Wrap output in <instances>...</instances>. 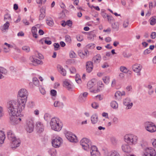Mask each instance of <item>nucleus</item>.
<instances>
[{
    "label": "nucleus",
    "mask_w": 156,
    "mask_h": 156,
    "mask_svg": "<svg viewBox=\"0 0 156 156\" xmlns=\"http://www.w3.org/2000/svg\"><path fill=\"white\" fill-rule=\"evenodd\" d=\"M156 155V151L152 147H148L145 149L144 156H155Z\"/></svg>",
    "instance_id": "6e6552de"
},
{
    "label": "nucleus",
    "mask_w": 156,
    "mask_h": 156,
    "mask_svg": "<svg viewBox=\"0 0 156 156\" xmlns=\"http://www.w3.org/2000/svg\"><path fill=\"white\" fill-rule=\"evenodd\" d=\"M9 115V119L10 123L12 125H16L17 124V116H19L20 115H21V114H16L13 115Z\"/></svg>",
    "instance_id": "9b49d317"
},
{
    "label": "nucleus",
    "mask_w": 156,
    "mask_h": 156,
    "mask_svg": "<svg viewBox=\"0 0 156 156\" xmlns=\"http://www.w3.org/2000/svg\"><path fill=\"white\" fill-rule=\"evenodd\" d=\"M31 61L33 63H36L37 64H42L43 62L41 60L36 59L34 57L32 58L31 59Z\"/></svg>",
    "instance_id": "2f4dec72"
},
{
    "label": "nucleus",
    "mask_w": 156,
    "mask_h": 156,
    "mask_svg": "<svg viewBox=\"0 0 156 156\" xmlns=\"http://www.w3.org/2000/svg\"><path fill=\"white\" fill-rule=\"evenodd\" d=\"M47 24L50 26H52L54 24L53 20L51 18H48L46 20Z\"/></svg>",
    "instance_id": "4c0bfd02"
},
{
    "label": "nucleus",
    "mask_w": 156,
    "mask_h": 156,
    "mask_svg": "<svg viewBox=\"0 0 156 156\" xmlns=\"http://www.w3.org/2000/svg\"><path fill=\"white\" fill-rule=\"evenodd\" d=\"M28 94L27 90L24 88L20 89L18 93L17 101L19 103L25 106Z\"/></svg>",
    "instance_id": "f03ea898"
},
{
    "label": "nucleus",
    "mask_w": 156,
    "mask_h": 156,
    "mask_svg": "<svg viewBox=\"0 0 156 156\" xmlns=\"http://www.w3.org/2000/svg\"><path fill=\"white\" fill-rule=\"evenodd\" d=\"M65 40L66 42L70 43L71 41L70 37L69 35H66L65 36Z\"/></svg>",
    "instance_id": "864d4df0"
},
{
    "label": "nucleus",
    "mask_w": 156,
    "mask_h": 156,
    "mask_svg": "<svg viewBox=\"0 0 156 156\" xmlns=\"http://www.w3.org/2000/svg\"><path fill=\"white\" fill-rule=\"evenodd\" d=\"M144 126L147 131L151 133H153L156 131V126L154 123L150 122H145Z\"/></svg>",
    "instance_id": "0eeeda50"
},
{
    "label": "nucleus",
    "mask_w": 156,
    "mask_h": 156,
    "mask_svg": "<svg viewBox=\"0 0 156 156\" xmlns=\"http://www.w3.org/2000/svg\"><path fill=\"white\" fill-rule=\"evenodd\" d=\"M25 106L17 100H12L7 103V108L9 115L20 114Z\"/></svg>",
    "instance_id": "f257e3e1"
},
{
    "label": "nucleus",
    "mask_w": 156,
    "mask_h": 156,
    "mask_svg": "<svg viewBox=\"0 0 156 156\" xmlns=\"http://www.w3.org/2000/svg\"><path fill=\"white\" fill-rule=\"evenodd\" d=\"M122 150L125 152L129 153L130 152V147L127 144H124L122 146Z\"/></svg>",
    "instance_id": "412c9836"
},
{
    "label": "nucleus",
    "mask_w": 156,
    "mask_h": 156,
    "mask_svg": "<svg viewBox=\"0 0 156 156\" xmlns=\"http://www.w3.org/2000/svg\"><path fill=\"white\" fill-rule=\"evenodd\" d=\"M4 20L6 22L8 21L9 22V21H11L12 19L10 15L8 13L5 14L4 16Z\"/></svg>",
    "instance_id": "e433bc0d"
},
{
    "label": "nucleus",
    "mask_w": 156,
    "mask_h": 156,
    "mask_svg": "<svg viewBox=\"0 0 156 156\" xmlns=\"http://www.w3.org/2000/svg\"><path fill=\"white\" fill-rule=\"evenodd\" d=\"M119 24L118 23H115L112 25V28L116 31L119 30Z\"/></svg>",
    "instance_id": "ea45409f"
},
{
    "label": "nucleus",
    "mask_w": 156,
    "mask_h": 156,
    "mask_svg": "<svg viewBox=\"0 0 156 156\" xmlns=\"http://www.w3.org/2000/svg\"><path fill=\"white\" fill-rule=\"evenodd\" d=\"M66 136L67 139L71 142L76 143L78 141L76 136L70 132H67Z\"/></svg>",
    "instance_id": "1a4fd4ad"
},
{
    "label": "nucleus",
    "mask_w": 156,
    "mask_h": 156,
    "mask_svg": "<svg viewBox=\"0 0 156 156\" xmlns=\"http://www.w3.org/2000/svg\"><path fill=\"white\" fill-rule=\"evenodd\" d=\"M62 140L61 138L60 137L58 138H56L52 140V145L53 147L55 148L59 147L62 143Z\"/></svg>",
    "instance_id": "9d476101"
},
{
    "label": "nucleus",
    "mask_w": 156,
    "mask_h": 156,
    "mask_svg": "<svg viewBox=\"0 0 156 156\" xmlns=\"http://www.w3.org/2000/svg\"><path fill=\"white\" fill-rule=\"evenodd\" d=\"M22 22L26 25H28L29 24V23L26 19L23 20Z\"/></svg>",
    "instance_id": "338daca9"
},
{
    "label": "nucleus",
    "mask_w": 156,
    "mask_h": 156,
    "mask_svg": "<svg viewBox=\"0 0 156 156\" xmlns=\"http://www.w3.org/2000/svg\"><path fill=\"white\" fill-rule=\"evenodd\" d=\"M48 153L51 156H55L56 154V151L55 149L53 148L49 150Z\"/></svg>",
    "instance_id": "c9c22d12"
},
{
    "label": "nucleus",
    "mask_w": 156,
    "mask_h": 156,
    "mask_svg": "<svg viewBox=\"0 0 156 156\" xmlns=\"http://www.w3.org/2000/svg\"><path fill=\"white\" fill-rule=\"evenodd\" d=\"M95 152H99L98 151L97 147L95 146H91L90 154L95 153Z\"/></svg>",
    "instance_id": "58836bf2"
},
{
    "label": "nucleus",
    "mask_w": 156,
    "mask_h": 156,
    "mask_svg": "<svg viewBox=\"0 0 156 156\" xmlns=\"http://www.w3.org/2000/svg\"><path fill=\"white\" fill-rule=\"evenodd\" d=\"M34 119L33 118L30 117L26 120V129L27 132L30 133L34 130Z\"/></svg>",
    "instance_id": "39448f33"
},
{
    "label": "nucleus",
    "mask_w": 156,
    "mask_h": 156,
    "mask_svg": "<svg viewBox=\"0 0 156 156\" xmlns=\"http://www.w3.org/2000/svg\"><path fill=\"white\" fill-rule=\"evenodd\" d=\"M45 38L42 39L41 40V41H44L45 43L48 45H50L51 44V41H48L46 39H45V40H44V39Z\"/></svg>",
    "instance_id": "052dcab7"
},
{
    "label": "nucleus",
    "mask_w": 156,
    "mask_h": 156,
    "mask_svg": "<svg viewBox=\"0 0 156 156\" xmlns=\"http://www.w3.org/2000/svg\"><path fill=\"white\" fill-rule=\"evenodd\" d=\"M105 156H120V155L117 151H113L106 153Z\"/></svg>",
    "instance_id": "4be33fe9"
},
{
    "label": "nucleus",
    "mask_w": 156,
    "mask_h": 156,
    "mask_svg": "<svg viewBox=\"0 0 156 156\" xmlns=\"http://www.w3.org/2000/svg\"><path fill=\"white\" fill-rule=\"evenodd\" d=\"M156 16L153 17H151L150 19V24L151 25H154L156 23V19L155 18H156Z\"/></svg>",
    "instance_id": "79ce46f5"
},
{
    "label": "nucleus",
    "mask_w": 156,
    "mask_h": 156,
    "mask_svg": "<svg viewBox=\"0 0 156 156\" xmlns=\"http://www.w3.org/2000/svg\"><path fill=\"white\" fill-rule=\"evenodd\" d=\"M76 38L78 41H81L83 40V36L80 35H78L76 36Z\"/></svg>",
    "instance_id": "8fccbe9b"
},
{
    "label": "nucleus",
    "mask_w": 156,
    "mask_h": 156,
    "mask_svg": "<svg viewBox=\"0 0 156 156\" xmlns=\"http://www.w3.org/2000/svg\"><path fill=\"white\" fill-rule=\"evenodd\" d=\"M7 135L8 139L10 141L15 139V138H16L13 132L11 130L7 131Z\"/></svg>",
    "instance_id": "f3484780"
},
{
    "label": "nucleus",
    "mask_w": 156,
    "mask_h": 156,
    "mask_svg": "<svg viewBox=\"0 0 156 156\" xmlns=\"http://www.w3.org/2000/svg\"><path fill=\"white\" fill-rule=\"evenodd\" d=\"M70 71V73H71L73 74H76V69L74 67H72L70 68L69 69Z\"/></svg>",
    "instance_id": "4d7b16f0"
},
{
    "label": "nucleus",
    "mask_w": 156,
    "mask_h": 156,
    "mask_svg": "<svg viewBox=\"0 0 156 156\" xmlns=\"http://www.w3.org/2000/svg\"><path fill=\"white\" fill-rule=\"evenodd\" d=\"M78 55L81 58L83 59L87 57L89 55V52L87 50H86L84 51V53L81 51H79Z\"/></svg>",
    "instance_id": "6ab92c4d"
},
{
    "label": "nucleus",
    "mask_w": 156,
    "mask_h": 156,
    "mask_svg": "<svg viewBox=\"0 0 156 156\" xmlns=\"http://www.w3.org/2000/svg\"><path fill=\"white\" fill-rule=\"evenodd\" d=\"M124 140L129 145H135L137 143L138 137L135 135L128 134L125 136Z\"/></svg>",
    "instance_id": "20e7f679"
},
{
    "label": "nucleus",
    "mask_w": 156,
    "mask_h": 156,
    "mask_svg": "<svg viewBox=\"0 0 156 156\" xmlns=\"http://www.w3.org/2000/svg\"><path fill=\"white\" fill-rule=\"evenodd\" d=\"M129 24V21L128 20H126L124 21L123 23V27L126 28L127 27Z\"/></svg>",
    "instance_id": "a18cd8bd"
},
{
    "label": "nucleus",
    "mask_w": 156,
    "mask_h": 156,
    "mask_svg": "<svg viewBox=\"0 0 156 156\" xmlns=\"http://www.w3.org/2000/svg\"><path fill=\"white\" fill-rule=\"evenodd\" d=\"M44 118L46 121H48L50 119V116L49 114L46 113L44 115Z\"/></svg>",
    "instance_id": "3c124183"
},
{
    "label": "nucleus",
    "mask_w": 156,
    "mask_h": 156,
    "mask_svg": "<svg viewBox=\"0 0 156 156\" xmlns=\"http://www.w3.org/2000/svg\"><path fill=\"white\" fill-rule=\"evenodd\" d=\"M36 126L38 132L41 133L44 131V126L41 122H37L36 123Z\"/></svg>",
    "instance_id": "a211bd4d"
},
{
    "label": "nucleus",
    "mask_w": 156,
    "mask_h": 156,
    "mask_svg": "<svg viewBox=\"0 0 156 156\" xmlns=\"http://www.w3.org/2000/svg\"><path fill=\"white\" fill-rule=\"evenodd\" d=\"M11 141L12 142L11 145L12 148H16L19 147L21 143L20 140L19 139H17L16 138Z\"/></svg>",
    "instance_id": "2eb2a0df"
},
{
    "label": "nucleus",
    "mask_w": 156,
    "mask_h": 156,
    "mask_svg": "<svg viewBox=\"0 0 156 156\" xmlns=\"http://www.w3.org/2000/svg\"><path fill=\"white\" fill-rule=\"evenodd\" d=\"M50 124L51 129L55 131H60L62 127V122L57 117L52 118L51 119Z\"/></svg>",
    "instance_id": "7ed1b4c3"
},
{
    "label": "nucleus",
    "mask_w": 156,
    "mask_h": 156,
    "mask_svg": "<svg viewBox=\"0 0 156 156\" xmlns=\"http://www.w3.org/2000/svg\"><path fill=\"white\" fill-rule=\"evenodd\" d=\"M64 86L68 90H70L73 88V85L69 81L67 80L65 81L64 82Z\"/></svg>",
    "instance_id": "5701e85b"
},
{
    "label": "nucleus",
    "mask_w": 156,
    "mask_h": 156,
    "mask_svg": "<svg viewBox=\"0 0 156 156\" xmlns=\"http://www.w3.org/2000/svg\"><path fill=\"white\" fill-rule=\"evenodd\" d=\"M80 144L83 148L85 150H88L90 146L91 145V143L90 140L86 138H83L80 141Z\"/></svg>",
    "instance_id": "423d86ee"
},
{
    "label": "nucleus",
    "mask_w": 156,
    "mask_h": 156,
    "mask_svg": "<svg viewBox=\"0 0 156 156\" xmlns=\"http://www.w3.org/2000/svg\"><path fill=\"white\" fill-rule=\"evenodd\" d=\"M150 52L151 50H150V49L147 48L144 51V55H147L150 53Z\"/></svg>",
    "instance_id": "e2e57ef3"
},
{
    "label": "nucleus",
    "mask_w": 156,
    "mask_h": 156,
    "mask_svg": "<svg viewBox=\"0 0 156 156\" xmlns=\"http://www.w3.org/2000/svg\"><path fill=\"white\" fill-rule=\"evenodd\" d=\"M151 37L152 39H155L156 37V33L155 32H152L151 34Z\"/></svg>",
    "instance_id": "680f3d73"
},
{
    "label": "nucleus",
    "mask_w": 156,
    "mask_h": 156,
    "mask_svg": "<svg viewBox=\"0 0 156 156\" xmlns=\"http://www.w3.org/2000/svg\"><path fill=\"white\" fill-rule=\"evenodd\" d=\"M66 25H68L69 27H71L72 26V25L73 23L72 21L70 20H67L66 22Z\"/></svg>",
    "instance_id": "bf43d9fd"
},
{
    "label": "nucleus",
    "mask_w": 156,
    "mask_h": 156,
    "mask_svg": "<svg viewBox=\"0 0 156 156\" xmlns=\"http://www.w3.org/2000/svg\"><path fill=\"white\" fill-rule=\"evenodd\" d=\"M131 101L130 99L129 98H126L124 100L123 104L125 105L126 106V109H130L133 106V103Z\"/></svg>",
    "instance_id": "4468645a"
},
{
    "label": "nucleus",
    "mask_w": 156,
    "mask_h": 156,
    "mask_svg": "<svg viewBox=\"0 0 156 156\" xmlns=\"http://www.w3.org/2000/svg\"><path fill=\"white\" fill-rule=\"evenodd\" d=\"M96 80L93 79L88 82L87 83V88L90 90V91L91 92L95 93H97V90L91 89V88L93 87L96 83Z\"/></svg>",
    "instance_id": "f8f14e48"
},
{
    "label": "nucleus",
    "mask_w": 156,
    "mask_h": 156,
    "mask_svg": "<svg viewBox=\"0 0 156 156\" xmlns=\"http://www.w3.org/2000/svg\"><path fill=\"white\" fill-rule=\"evenodd\" d=\"M125 94V92L122 91V92L120 91H117L115 94V97L116 99H118L122 96L124 95Z\"/></svg>",
    "instance_id": "cd10ccee"
},
{
    "label": "nucleus",
    "mask_w": 156,
    "mask_h": 156,
    "mask_svg": "<svg viewBox=\"0 0 156 156\" xmlns=\"http://www.w3.org/2000/svg\"><path fill=\"white\" fill-rule=\"evenodd\" d=\"M91 156H100L99 152H95V153L90 154Z\"/></svg>",
    "instance_id": "69168bd1"
},
{
    "label": "nucleus",
    "mask_w": 156,
    "mask_h": 156,
    "mask_svg": "<svg viewBox=\"0 0 156 156\" xmlns=\"http://www.w3.org/2000/svg\"><path fill=\"white\" fill-rule=\"evenodd\" d=\"M9 25V22L7 21L6 23L4 24L3 26H1L0 27L1 30L2 31L5 32L8 29Z\"/></svg>",
    "instance_id": "a878e982"
},
{
    "label": "nucleus",
    "mask_w": 156,
    "mask_h": 156,
    "mask_svg": "<svg viewBox=\"0 0 156 156\" xmlns=\"http://www.w3.org/2000/svg\"><path fill=\"white\" fill-rule=\"evenodd\" d=\"M91 106L93 108L96 109L98 107L99 105L98 103L94 102L92 104Z\"/></svg>",
    "instance_id": "6e6d98bb"
},
{
    "label": "nucleus",
    "mask_w": 156,
    "mask_h": 156,
    "mask_svg": "<svg viewBox=\"0 0 156 156\" xmlns=\"http://www.w3.org/2000/svg\"><path fill=\"white\" fill-rule=\"evenodd\" d=\"M152 144L153 146L156 148V139H153V140Z\"/></svg>",
    "instance_id": "774afa93"
},
{
    "label": "nucleus",
    "mask_w": 156,
    "mask_h": 156,
    "mask_svg": "<svg viewBox=\"0 0 156 156\" xmlns=\"http://www.w3.org/2000/svg\"><path fill=\"white\" fill-rule=\"evenodd\" d=\"M7 73V71L4 68L0 67V79H2L4 77L3 75L6 74Z\"/></svg>",
    "instance_id": "393cba45"
},
{
    "label": "nucleus",
    "mask_w": 156,
    "mask_h": 156,
    "mask_svg": "<svg viewBox=\"0 0 156 156\" xmlns=\"http://www.w3.org/2000/svg\"><path fill=\"white\" fill-rule=\"evenodd\" d=\"M31 32L33 37L36 38H37L38 36L37 34V28L35 27H32L31 29Z\"/></svg>",
    "instance_id": "7c9ffc66"
},
{
    "label": "nucleus",
    "mask_w": 156,
    "mask_h": 156,
    "mask_svg": "<svg viewBox=\"0 0 156 156\" xmlns=\"http://www.w3.org/2000/svg\"><path fill=\"white\" fill-rule=\"evenodd\" d=\"M4 112L3 108L0 106V119L4 116Z\"/></svg>",
    "instance_id": "c03bdc74"
},
{
    "label": "nucleus",
    "mask_w": 156,
    "mask_h": 156,
    "mask_svg": "<svg viewBox=\"0 0 156 156\" xmlns=\"http://www.w3.org/2000/svg\"><path fill=\"white\" fill-rule=\"evenodd\" d=\"M86 67L87 72L88 73L91 72L93 68L92 62L90 61L87 62L86 63Z\"/></svg>",
    "instance_id": "dca6fc26"
},
{
    "label": "nucleus",
    "mask_w": 156,
    "mask_h": 156,
    "mask_svg": "<svg viewBox=\"0 0 156 156\" xmlns=\"http://www.w3.org/2000/svg\"><path fill=\"white\" fill-rule=\"evenodd\" d=\"M76 54L73 51H71L69 53L70 57L71 58H73L76 57Z\"/></svg>",
    "instance_id": "5fc2aeb1"
},
{
    "label": "nucleus",
    "mask_w": 156,
    "mask_h": 156,
    "mask_svg": "<svg viewBox=\"0 0 156 156\" xmlns=\"http://www.w3.org/2000/svg\"><path fill=\"white\" fill-rule=\"evenodd\" d=\"M33 82L34 85L36 86H38L39 85V81L36 77L33 78Z\"/></svg>",
    "instance_id": "a19ab883"
},
{
    "label": "nucleus",
    "mask_w": 156,
    "mask_h": 156,
    "mask_svg": "<svg viewBox=\"0 0 156 156\" xmlns=\"http://www.w3.org/2000/svg\"><path fill=\"white\" fill-rule=\"evenodd\" d=\"M142 68L141 65L138 64H136L133 65L132 67L133 70L134 72L137 73V75L139 76L140 75V72Z\"/></svg>",
    "instance_id": "ddd939ff"
},
{
    "label": "nucleus",
    "mask_w": 156,
    "mask_h": 156,
    "mask_svg": "<svg viewBox=\"0 0 156 156\" xmlns=\"http://www.w3.org/2000/svg\"><path fill=\"white\" fill-rule=\"evenodd\" d=\"M88 94V93L86 92L80 94L79 96V99L82 102L84 101L86 99V98L87 97Z\"/></svg>",
    "instance_id": "c85d7f7f"
},
{
    "label": "nucleus",
    "mask_w": 156,
    "mask_h": 156,
    "mask_svg": "<svg viewBox=\"0 0 156 156\" xmlns=\"http://www.w3.org/2000/svg\"><path fill=\"white\" fill-rule=\"evenodd\" d=\"M95 47V44H94L91 43L87 45V47L90 49H93Z\"/></svg>",
    "instance_id": "13d9d810"
},
{
    "label": "nucleus",
    "mask_w": 156,
    "mask_h": 156,
    "mask_svg": "<svg viewBox=\"0 0 156 156\" xmlns=\"http://www.w3.org/2000/svg\"><path fill=\"white\" fill-rule=\"evenodd\" d=\"M63 104L58 101H55L54 104L55 107L62 108L63 106Z\"/></svg>",
    "instance_id": "72a5a7b5"
},
{
    "label": "nucleus",
    "mask_w": 156,
    "mask_h": 156,
    "mask_svg": "<svg viewBox=\"0 0 156 156\" xmlns=\"http://www.w3.org/2000/svg\"><path fill=\"white\" fill-rule=\"evenodd\" d=\"M111 107L114 109H116L118 108V105L117 102L115 101H112L110 104Z\"/></svg>",
    "instance_id": "f704fd0d"
},
{
    "label": "nucleus",
    "mask_w": 156,
    "mask_h": 156,
    "mask_svg": "<svg viewBox=\"0 0 156 156\" xmlns=\"http://www.w3.org/2000/svg\"><path fill=\"white\" fill-rule=\"evenodd\" d=\"M91 120L92 123L93 124L96 123L98 120V116L96 114L93 115L91 117Z\"/></svg>",
    "instance_id": "c756f323"
},
{
    "label": "nucleus",
    "mask_w": 156,
    "mask_h": 156,
    "mask_svg": "<svg viewBox=\"0 0 156 156\" xmlns=\"http://www.w3.org/2000/svg\"><path fill=\"white\" fill-rule=\"evenodd\" d=\"M39 19L40 20H43L45 16V9L43 7L41 8L40 11Z\"/></svg>",
    "instance_id": "aec40b11"
},
{
    "label": "nucleus",
    "mask_w": 156,
    "mask_h": 156,
    "mask_svg": "<svg viewBox=\"0 0 156 156\" xmlns=\"http://www.w3.org/2000/svg\"><path fill=\"white\" fill-rule=\"evenodd\" d=\"M22 49L27 52H29L30 50L29 47L27 46H23L22 47Z\"/></svg>",
    "instance_id": "49530a36"
},
{
    "label": "nucleus",
    "mask_w": 156,
    "mask_h": 156,
    "mask_svg": "<svg viewBox=\"0 0 156 156\" xmlns=\"http://www.w3.org/2000/svg\"><path fill=\"white\" fill-rule=\"evenodd\" d=\"M120 70L122 72L127 73V69L125 67L122 66L120 68Z\"/></svg>",
    "instance_id": "09e8293b"
},
{
    "label": "nucleus",
    "mask_w": 156,
    "mask_h": 156,
    "mask_svg": "<svg viewBox=\"0 0 156 156\" xmlns=\"http://www.w3.org/2000/svg\"><path fill=\"white\" fill-rule=\"evenodd\" d=\"M54 50L55 51L58 50L60 48V45L58 43H55L54 44Z\"/></svg>",
    "instance_id": "de8ad7c7"
},
{
    "label": "nucleus",
    "mask_w": 156,
    "mask_h": 156,
    "mask_svg": "<svg viewBox=\"0 0 156 156\" xmlns=\"http://www.w3.org/2000/svg\"><path fill=\"white\" fill-rule=\"evenodd\" d=\"M50 94L52 96L55 97L57 95V91L55 90H51L50 91Z\"/></svg>",
    "instance_id": "603ef678"
},
{
    "label": "nucleus",
    "mask_w": 156,
    "mask_h": 156,
    "mask_svg": "<svg viewBox=\"0 0 156 156\" xmlns=\"http://www.w3.org/2000/svg\"><path fill=\"white\" fill-rule=\"evenodd\" d=\"M103 80L105 83L108 84L109 82V77L108 76H104L103 78Z\"/></svg>",
    "instance_id": "37998d69"
},
{
    "label": "nucleus",
    "mask_w": 156,
    "mask_h": 156,
    "mask_svg": "<svg viewBox=\"0 0 156 156\" xmlns=\"http://www.w3.org/2000/svg\"><path fill=\"white\" fill-rule=\"evenodd\" d=\"M5 138L4 133L2 131H0V146L4 143Z\"/></svg>",
    "instance_id": "bb28decb"
},
{
    "label": "nucleus",
    "mask_w": 156,
    "mask_h": 156,
    "mask_svg": "<svg viewBox=\"0 0 156 156\" xmlns=\"http://www.w3.org/2000/svg\"><path fill=\"white\" fill-rule=\"evenodd\" d=\"M101 57L100 54H97L93 57L92 61L94 63H99L101 61Z\"/></svg>",
    "instance_id": "b1692460"
},
{
    "label": "nucleus",
    "mask_w": 156,
    "mask_h": 156,
    "mask_svg": "<svg viewBox=\"0 0 156 156\" xmlns=\"http://www.w3.org/2000/svg\"><path fill=\"white\" fill-rule=\"evenodd\" d=\"M58 68L59 69L60 73L63 76H65L66 75V70L63 68L61 66L59 65L57 66Z\"/></svg>",
    "instance_id": "473e14b6"
},
{
    "label": "nucleus",
    "mask_w": 156,
    "mask_h": 156,
    "mask_svg": "<svg viewBox=\"0 0 156 156\" xmlns=\"http://www.w3.org/2000/svg\"><path fill=\"white\" fill-rule=\"evenodd\" d=\"M112 122L114 124H117L118 122V119L117 118L114 117L112 119Z\"/></svg>",
    "instance_id": "0e129e2a"
}]
</instances>
